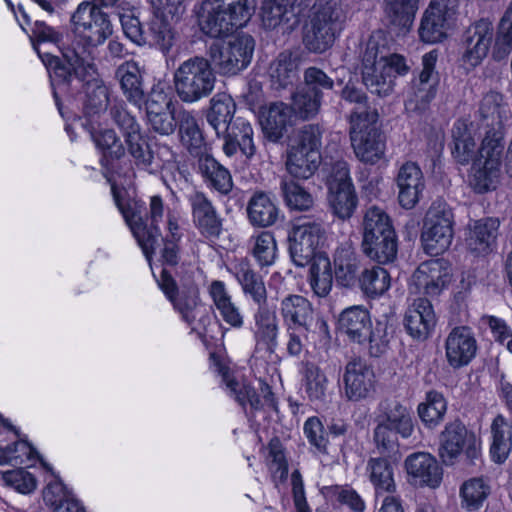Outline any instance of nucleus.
Here are the masks:
<instances>
[{"mask_svg": "<svg viewBox=\"0 0 512 512\" xmlns=\"http://www.w3.org/2000/svg\"><path fill=\"white\" fill-rule=\"evenodd\" d=\"M255 0H203L194 12L200 31L211 38L244 26L254 13Z\"/></svg>", "mask_w": 512, "mask_h": 512, "instance_id": "1", "label": "nucleus"}, {"mask_svg": "<svg viewBox=\"0 0 512 512\" xmlns=\"http://www.w3.org/2000/svg\"><path fill=\"white\" fill-rule=\"evenodd\" d=\"M112 193L116 206L131 229L146 259L150 261L161 237L159 223L162 221L165 213L163 199L158 195L150 197L147 217L148 225L143 221L141 206L137 201L122 199L114 186H112Z\"/></svg>", "mask_w": 512, "mask_h": 512, "instance_id": "2", "label": "nucleus"}, {"mask_svg": "<svg viewBox=\"0 0 512 512\" xmlns=\"http://www.w3.org/2000/svg\"><path fill=\"white\" fill-rule=\"evenodd\" d=\"M178 97L184 103H196L210 96L217 77L210 61L203 56H194L183 61L173 75Z\"/></svg>", "mask_w": 512, "mask_h": 512, "instance_id": "3", "label": "nucleus"}, {"mask_svg": "<svg viewBox=\"0 0 512 512\" xmlns=\"http://www.w3.org/2000/svg\"><path fill=\"white\" fill-rule=\"evenodd\" d=\"M344 21L341 0H317L310 27L303 37L304 46L313 53L325 52L333 45Z\"/></svg>", "mask_w": 512, "mask_h": 512, "instance_id": "4", "label": "nucleus"}, {"mask_svg": "<svg viewBox=\"0 0 512 512\" xmlns=\"http://www.w3.org/2000/svg\"><path fill=\"white\" fill-rule=\"evenodd\" d=\"M322 129L315 124L303 126L287 149L286 170L294 178L308 179L321 163Z\"/></svg>", "mask_w": 512, "mask_h": 512, "instance_id": "5", "label": "nucleus"}, {"mask_svg": "<svg viewBox=\"0 0 512 512\" xmlns=\"http://www.w3.org/2000/svg\"><path fill=\"white\" fill-rule=\"evenodd\" d=\"M71 23L79 43H83L78 50L93 60V50L112 35L108 15L94 2L82 1L71 15Z\"/></svg>", "mask_w": 512, "mask_h": 512, "instance_id": "6", "label": "nucleus"}, {"mask_svg": "<svg viewBox=\"0 0 512 512\" xmlns=\"http://www.w3.org/2000/svg\"><path fill=\"white\" fill-rule=\"evenodd\" d=\"M378 114L375 110L352 112L350 122V140L356 157L364 163L375 164L385 153V141L375 126Z\"/></svg>", "mask_w": 512, "mask_h": 512, "instance_id": "7", "label": "nucleus"}, {"mask_svg": "<svg viewBox=\"0 0 512 512\" xmlns=\"http://www.w3.org/2000/svg\"><path fill=\"white\" fill-rule=\"evenodd\" d=\"M254 47L255 42L250 35H237L227 41L212 43L208 49V60L220 75L234 76L250 64Z\"/></svg>", "mask_w": 512, "mask_h": 512, "instance_id": "8", "label": "nucleus"}, {"mask_svg": "<svg viewBox=\"0 0 512 512\" xmlns=\"http://www.w3.org/2000/svg\"><path fill=\"white\" fill-rule=\"evenodd\" d=\"M453 213L442 202H434L427 211L421 235L422 246L428 255L437 256L445 252L453 239Z\"/></svg>", "mask_w": 512, "mask_h": 512, "instance_id": "9", "label": "nucleus"}, {"mask_svg": "<svg viewBox=\"0 0 512 512\" xmlns=\"http://www.w3.org/2000/svg\"><path fill=\"white\" fill-rule=\"evenodd\" d=\"M504 147L498 131L492 135L487 134L483 139L471 178V185L477 192H486L494 186L502 164Z\"/></svg>", "mask_w": 512, "mask_h": 512, "instance_id": "10", "label": "nucleus"}, {"mask_svg": "<svg viewBox=\"0 0 512 512\" xmlns=\"http://www.w3.org/2000/svg\"><path fill=\"white\" fill-rule=\"evenodd\" d=\"M438 53L432 50L422 56V69L415 77L407 91L405 109L408 112L421 113L425 111L435 98L439 84V74L436 71Z\"/></svg>", "mask_w": 512, "mask_h": 512, "instance_id": "11", "label": "nucleus"}, {"mask_svg": "<svg viewBox=\"0 0 512 512\" xmlns=\"http://www.w3.org/2000/svg\"><path fill=\"white\" fill-rule=\"evenodd\" d=\"M324 224L320 220L303 219L289 234V252L296 266L304 267L318 255L317 249L325 240Z\"/></svg>", "mask_w": 512, "mask_h": 512, "instance_id": "12", "label": "nucleus"}, {"mask_svg": "<svg viewBox=\"0 0 512 512\" xmlns=\"http://www.w3.org/2000/svg\"><path fill=\"white\" fill-rule=\"evenodd\" d=\"M381 33L373 34L366 45L363 55L362 79L367 89L380 97L392 93L394 76L386 70L387 64L378 59Z\"/></svg>", "mask_w": 512, "mask_h": 512, "instance_id": "13", "label": "nucleus"}, {"mask_svg": "<svg viewBox=\"0 0 512 512\" xmlns=\"http://www.w3.org/2000/svg\"><path fill=\"white\" fill-rule=\"evenodd\" d=\"M451 269L444 259L421 263L411 276L409 289L424 298L439 296L451 282Z\"/></svg>", "mask_w": 512, "mask_h": 512, "instance_id": "14", "label": "nucleus"}, {"mask_svg": "<svg viewBox=\"0 0 512 512\" xmlns=\"http://www.w3.org/2000/svg\"><path fill=\"white\" fill-rule=\"evenodd\" d=\"M465 452L468 458L479 456V443L474 433L469 432L459 420L446 424L440 434L439 455L445 465H453Z\"/></svg>", "mask_w": 512, "mask_h": 512, "instance_id": "15", "label": "nucleus"}, {"mask_svg": "<svg viewBox=\"0 0 512 512\" xmlns=\"http://www.w3.org/2000/svg\"><path fill=\"white\" fill-rule=\"evenodd\" d=\"M457 7V0H432L419 27L420 39L428 44L441 42L447 37Z\"/></svg>", "mask_w": 512, "mask_h": 512, "instance_id": "16", "label": "nucleus"}, {"mask_svg": "<svg viewBox=\"0 0 512 512\" xmlns=\"http://www.w3.org/2000/svg\"><path fill=\"white\" fill-rule=\"evenodd\" d=\"M494 36V28L488 19H480L469 26L463 37L462 63L466 70L481 64L487 56Z\"/></svg>", "mask_w": 512, "mask_h": 512, "instance_id": "17", "label": "nucleus"}, {"mask_svg": "<svg viewBox=\"0 0 512 512\" xmlns=\"http://www.w3.org/2000/svg\"><path fill=\"white\" fill-rule=\"evenodd\" d=\"M344 392L349 401H361L376 391V377L371 366L361 359L349 361L343 374Z\"/></svg>", "mask_w": 512, "mask_h": 512, "instance_id": "18", "label": "nucleus"}, {"mask_svg": "<svg viewBox=\"0 0 512 512\" xmlns=\"http://www.w3.org/2000/svg\"><path fill=\"white\" fill-rule=\"evenodd\" d=\"M34 48L42 59L53 81L68 82L73 73L79 74L80 69L85 70L91 75L96 73V67L91 58L81 53L77 48L63 54L67 64L62 63L57 56L51 55L50 53L42 54L36 46Z\"/></svg>", "mask_w": 512, "mask_h": 512, "instance_id": "19", "label": "nucleus"}, {"mask_svg": "<svg viewBox=\"0 0 512 512\" xmlns=\"http://www.w3.org/2000/svg\"><path fill=\"white\" fill-rule=\"evenodd\" d=\"M254 325L251 328L255 353L262 356H272L279 345L280 325L275 312L267 307H258L253 314Z\"/></svg>", "mask_w": 512, "mask_h": 512, "instance_id": "20", "label": "nucleus"}, {"mask_svg": "<svg viewBox=\"0 0 512 512\" xmlns=\"http://www.w3.org/2000/svg\"><path fill=\"white\" fill-rule=\"evenodd\" d=\"M171 302L182 320L193 330H205L210 323L208 309L202 303L196 285L191 284L183 288Z\"/></svg>", "mask_w": 512, "mask_h": 512, "instance_id": "21", "label": "nucleus"}, {"mask_svg": "<svg viewBox=\"0 0 512 512\" xmlns=\"http://www.w3.org/2000/svg\"><path fill=\"white\" fill-rule=\"evenodd\" d=\"M500 221L498 218L487 217L475 220L469 224L465 245L475 256H486L496 248Z\"/></svg>", "mask_w": 512, "mask_h": 512, "instance_id": "22", "label": "nucleus"}, {"mask_svg": "<svg viewBox=\"0 0 512 512\" xmlns=\"http://www.w3.org/2000/svg\"><path fill=\"white\" fill-rule=\"evenodd\" d=\"M477 352L473 332L466 326L455 327L445 341V355L448 364L457 369L468 365Z\"/></svg>", "mask_w": 512, "mask_h": 512, "instance_id": "23", "label": "nucleus"}, {"mask_svg": "<svg viewBox=\"0 0 512 512\" xmlns=\"http://www.w3.org/2000/svg\"><path fill=\"white\" fill-rule=\"evenodd\" d=\"M396 183L399 189V204L405 209L414 208L425 189L424 175L418 164L405 162L399 168Z\"/></svg>", "mask_w": 512, "mask_h": 512, "instance_id": "24", "label": "nucleus"}, {"mask_svg": "<svg viewBox=\"0 0 512 512\" xmlns=\"http://www.w3.org/2000/svg\"><path fill=\"white\" fill-rule=\"evenodd\" d=\"M405 469L410 481L419 486L437 488L442 481V469L437 460L429 453L417 452L405 460Z\"/></svg>", "mask_w": 512, "mask_h": 512, "instance_id": "25", "label": "nucleus"}, {"mask_svg": "<svg viewBox=\"0 0 512 512\" xmlns=\"http://www.w3.org/2000/svg\"><path fill=\"white\" fill-rule=\"evenodd\" d=\"M435 323V313L428 298L415 299L405 313L404 326L414 339L425 340L430 335Z\"/></svg>", "mask_w": 512, "mask_h": 512, "instance_id": "26", "label": "nucleus"}, {"mask_svg": "<svg viewBox=\"0 0 512 512\" xmlns=\"http://www.w3.org/2000/svg\"><path fill=\"white\" fill-rule=\"evenodd\" d=\"M279 305V312L287 330H309L314 319V309L307 298L290 294L285 296Z\"/></svg>", "mask_w": 512, "mask_h": 512, "instance_id": "27", "label": "nucleus"}, {"mask_svg": "<svg viewBox=\"0 0 512 512\" xmlns=\"http://www.w3.org/2000/svg\"><path fill=\"white\" fill-rule=\"evenodd\" d=\"M193 221L205 237H217L222 230V220L211 201L200 192L189 197Z\"/></svg>", "mask_w": 512, "mask_h": 512, "instance_id": "28", "label": "nucleus"}, {"mask_svg": "<svg viewBox=\"0 0 512 512\" xmlns=\"http://www.w3.org/2000/svg\"><path fill=\"white\" fill-rule=\"evenodd\" d=\"M293 113L286 103L274 102L261 108L259 121L266 137L273 142L281 139L292 124Z\"/></svg>", "mask_w": 512, "mask_h": 512, "instance_id": "29", "label": "nucleus"}, {"mask_svg": "<svg viewBox=\"0 0 512 512\" xmlns=\"http://www.w3.org/2000/svg\"><path fill=\"white\" fill-rule=\"evenodd\" d=\"M115 77L120 84L127 101L141 108L144 103L143 70L133 61H125L115 71Z\"/></svg>", "mask_w": 512, "mask_h": 512, "instance_id": "30", "label": "nucleus"}, {"mask_svg": "<svg viewBox=\"0 0 512 512\" xmlns=\"http://www.w3.org/2000/svg\"><path fill=\"white\" fill-rule=\"evenodd\" d=\"M369 311L362 305H354L344 309L338 318L339 330L352 342L363 344L368 329L371 328Z\"/></svg>", "mask_w": 512, "mask_h": 512, "instance_id": "31", "label": "nucleus"}, {"mask_svg": "<svg viewBox=\"0 0 512 512\" xmlns=\"http://www.w3.org/2000/svg\"><path fill=\"white\" fill-rule=\"evenodd\" d=\"M237 282L242 288L243 294L250 297L259 307H264L267 302V290L263 278L257 274L251 264L241 259L231 269Z\"/></svg>", "mask_w": 512, "mask_h": 512, "instance_id": "32", "label": "nucleus"}, {"mask_svg": "<svg viewBox=\"0 0 512 512\" xmlns=\"http://www.w3.org/2000/svg\"><path fill=\"white\" fill-rule=\"evenodd\" d=\"M477 126L469 119H458L452 128V154L460 164H468L475 155Z\"/></svg>", "mask_w": 512, "mask_h": 512, "instance_id": "33", "label": "nucleus"}, {"mask_svg": "<svg viewBox=\"0 0 512 512\" xmlns=\"http://www.w3.org/2000/svg\"><path fill=\"white\" fill-rule=\"evenodd\" d=\"M378 419L394 429L404 439L414 431V421L408 407L396 400H384L379 404Z\"/></svg>", "mask_w": 512, "mask_h": 512, "instance_id": "34", "label": "nucleus"}, {"mask_svg": "<svg viewBox=\"0 0 512 512\" xmlns=\"http://www.w3.org/2000/svg\"><path fill=\"white\" fill-rule=\"evenodd\" d=\"M209 294L222 320L235 329L244 325V315L233 302L224 282L215 280L209 286Z\"/></svg>", "mask_w": 512, "mask_h": 512, "instance_id": "35", "label": "nucleus"}, {"mask_svg": "<svg viewBox=\"0 0 512 512\" xmlns=\"http://www.w3.org/2000/svg\"><path fill=\"white\" fill-rule=\"evenodd\" d=\"M235 111L236 103L230 95L217 93L211 98L206 119L218 137L229 131V126L234 121Z\"/></svg>", "mask_w": 512, "mask_h": 512, "instance_id": "36", "label": "nucleus"}, {"mask_svg": "<svg viewBox=\"0 0 512 512\" xmlns=\"http://www.w3.org/2000/svg\"><path fill=\"white\" fill-rule=\"evenodd\" d=\"M2 423L12 436V444L0 447V465H31L38 458L36 450L27 441L19 439L17 431L8 422Z\"/></svg>", "mask_w": 512, "mask_h": 512, "instance_id": "37", "label": "nucleus"}, {"mask_svg": "<svg viewBox=\"0 0 512 512\" xmlns=\"http://www.w3.org/2000/svg\"><path fill=\"white\" fill-rule=\"evenodd\" d=\"M198 169L205 183L221 194H228L233 188L230 172L212 155L201 153L198 157Z\"/></svg>", "mask_w": 512, "mask_h": 512, "instance_id": "38", "label": "nucleus"}, {"mask_svg": "<svg viewBox=\"0 0 512 512\" xmlns=\"http://www.w3.org/2000/svg\"><path fill=\"white\" fill-rule=\"evenodd\" d=\"M334 265L338 283L344 287H353L357 283L360 260L350 243L345 242L336 249Z\"/></svg>", "mask_w": 512, "mask_h": 512, "instance_id": "39", "label": "nucleus"}, {"mask_svg": "<svg viewBox=\"0 0 512 512\" xmlns=\"http://www.w3.org/2000/svg\"><path fill=\"white\" fill-rule=\"evenodd\" d=\"M269 77L274 89L293 86L299 78V63L292 52H281L270 64Z\"/></svg>", "mask_w": 512, "mask_h": 512, "instance_id": "40", "label": "nucleus"}, {"mask_svg": "<svg viewBox=\"0 0 512 512\" xmlns=\"http://www.w3.org/2000/svg\"><path fill=\"white\" fill-rule=\"evenodd\" d=\"M261 19L267 29L285 26L286 30H290L298 24L293 7L289 5V2L282 0H264Z\"/></svg>", "mask_w": 512, "mask_h": 512, "instance_id": "41", "label": "nucleus"}, {"mask_svg": "<svg viewBox=\"0 0 512 512\" xmlns=\"http://www.w3.org/2000/svg\"><path fill=\"white\" fill-rule=\"evenodd\" d=\"M479 113L482 119L494 131L508 122L512 114L502 94L490 91L481 100Z\"/></svg>", "mask_w": 512, "mask_h": 512, "instance_id": "42", "label": "nucleus"}, {"mask_svg": "<svg viewBox=\"0 0 512 512\" xmlns=\"http://www.w3.org/2000/svg\"><path fill=\"white\" fill-rule=\"evenodd\" d=\"M248 218L252 225L268 227L277 221L279 209L275 200L267 193L256 192L248 202Z\"/></svg>", "mask_w": 512, "mask_h": 512, "instance_id": "43", "label": "nucleus"}, {"mask_svg": "<svg viewBox=\"0 0 512 512\" xmlns=\"http://www.w3.org/2000/svg\"><path fill=\"white\" fill-rule=\"evenodd\" d=\"M391 219L384 209L372 205L365 209L362 219V241L395 235Z\"/></svg>", "mask_w": 512, "mask_h": 512, "instance_id": "44", "label": "nucleus"}, {"mask_svg": "<svg viewBox=\"0 0 512 512\" xmlns=\"http://www.w3.org/2000/svg\"><path fill=\"white\" fill-rule=\"evenodd\" d=\"M490 454L494 462L503 463L512 449V430L502 415H497L490 426Z\"/></svg>", "mask_w": 512, "mask_h": 512, "instance_id": "45", "label": "nucleus"}, {"mask_svg": "<svg viewBox=\"0 0 512 512\" xmlns=\"http://www.w3.org/2000/svg\"><path fill=\"white\" fill-rule=\"evenodd\" d=\"M384 11L390 24L399 33H406L412 27L417 11V0H383Z\"/></svg>", "mask_w": 512, "mask_h": 512, "instance_id": "46", "label": "nucleus"}, {"mask_svg": "<svg viewBox=\"0 0 512 512\" xmlns=\"http://www.w3.org/2000/svg\"><path fill=\"white\" fill-rule=\"evenodd\" d=\"M311 262L308 277L310 287L316 296L326 297L333 284L330 259L326 255L319 254Z\"/></svg>", "mask_w": 512, "mask_h": 512, "instance_id": "47", "label": "nucleus"}, {"mask_svg": "<svg viewBox=\"0 0 512 512\" xmlns=\"http://www.w3.org/2000/svg\"><path fill=\"white\" fill-rule=\"evenodd\" d=\"M173 22H176V20H171L170 17L153 12V16L148 24V30L145 32L147 43L157 46L163 52H168L175 38L172 28Z\"/></svg>", "mask_w": 512, "mask_h": 512, "instance_id": "48", "label": "nucleus"}, {"mask_svg": "<svg viewBox=\"0 0 512 512\" xmlns=\"http://www.w3.org/2000/svg\"><path fill=\"white\" fill-rule=\"evenodd\" d=\"M366 473L373 484L376 494L395 491L396 485L393 477V469L385 458H370L367 462Z\"/></svg>", "mask_w": 512, "mask_h": 512, "instance_id": "49", "label": "nucleus"}, {"mask_svg": "<svg viewBox=\"0 0 512 512\" xmlns=\"http://www.w3.org/2000/svg\"><path fill=\"white\" fill-rule=\"evenodd\" d=\"M490 494V486L482 477L466 480L460 487L461 507L467 511H477Z\"/></svg>", "mask_w": 512, "mask_h": 512, "instance_id": "50", "label": "nucleus"}, {"mask_svg": "<svg viewBox=\"0 0 512 512\" xmlns=\"http://www.w3.org/2000/svg\"><path fill=\"white\" fill-rule=\"evenodd\" d=\"M177 121L181 142L191 154L199 157L202 153L201 148L204 144V138L196 118L191 112L183 110L179 112Z\"/></svg>", "mask_w": 512, "mask_h": 512, "instance_id": "51", "label": "nucleus"}, {"mask_svg": "<svg viewBox=\"0 0 512 512\" xmlns=\"http://www.w3.org/2000/svg\"><path fill=\"white\" fill-rule=\"evenodd\" d=\"M328 202L334 216L341 220L350 219L358 206V196L355 187H338L328 191Z\"/></svg>", "mask_w": 512, "mask_h": 512, "instance_id": "52", "label": "nucleus"}, {"mask_svg": "<svg viewBox=\"0 0 512 512\" xmlns=\"http://www.w3.org/2000/svg\"><path fill=\"white\" fill-rule=\"evenodd\" d=\"M357 283L366 296L375 298L383 295L390 288L391 278L386 269L373 266L362 271Z\"/></svg>", "mask_w": 512, "mask_h": 512, "instance_id": "53", "label": "nucleus"}, {"mask_svg": "<svg viewBox=\"0 0 512 512\" xmlns=\"http://www.w3.org/2000/svg\"><path fill=\"white\" fill-rule=\"evenodd\" d=\"M372 242L362 241L363 253L371 260L381 264L393 262L398 251L397 236L376 237Z\"/></svg>", "mask_w": 512, "mask_h": 512, "instance_id": "54", "label": "nucleus"}, {"mask_svg": "<svg viewBox=\"0 0 512 512\" xmlns=\"http://www.w3.org/2000/svg\"><path fill=\"white\" fill-rule=\"evenodd\" d=\"M84 110L88 116L105 112L109 104V88L103 80L93 77L85 84Z\"/></svg>", "mask_w": 512, "mask_h": 512, "instance_id": "55", "label": "nucleus"}, {"mask_svg": "<svg viewBox=\"0 0 512 512\" xmlns=\"http://www.w3.org/2000/svg\"><path fill=\"white\" fill-rule=\"evenodd\" d=\"M290 109L292 113L302 119L307 120L315 117L321 107L322 94L313 93L304 87L298 88L291 96Z\"/></svg>", "mask_w": 512, "mask_h": 512, "instance_id": "56", "label": "nucleus"}, {"mask_svg": "<svg viewBox=\"0 0 512 512\" xmlns=\"http://www.w3.org/2000/svg\"><path fill=\"white\" fill-rule=\"evenodd\" d=\"M447 402L442 393L429 391L425 401L418 405V415L421 421L430 428L437 426L444 418Z\"/></svg>", "mask_w": 512, "mask_h": 512, "instance_id": "57", "label": "nucleus"}, {"mask_svg": "<svg viewBox=\"0 0 512 512\" xmlns=\"http://www.w3.org/2000/svg\"><path fill=\"white\" fill-rule=\"evenodd\" d=\"M219 372L222 375V381L225 383L226 388L241 406L245 407L249 404L253 410L261 409V399L252 386L245 382L239 383L235 381L228 368L221 367Z\"/></svg>", "mask_w": 512, "mask_h": 512, "instance_id": "58", "label": "nucleus"}, {"mask_svg": "<svg viewBox=\"0 0 512 512\" xmlns=\"http://www.w3.org/2000/svg\"><path fill=\"white\" fill-rule=\"evenodd\" d=\"M125 143L129 154L133 157L137 166L144 169L153 166L155 156L142 136L141 130L128 133L127 136H125Z\"/></svg>", "mask_w": 512, "mask_h": 512, "instance_id": "59", "label": "nucleus"}, {"mask_svg": "<svg viewBox=\"0 0 512 512\" xmlns=\"http://www.w3.org/2000/svg\"><path fill=\"white\" fill-rule=\"evenodd\" d=\"M252 254L261 267L272 265L277 257V245L274 235L264 231L252 238Z\"/></svg>", "mask_w": 512, "mask_h": 512, "instance_id": "60", "label": "nucleus"}, {"mask_svg": "<svg viewBox=\"0 0 512 512\" xmlns=\"http://www.w3.org/2000/svg\"><path fill=\"white\" fill-rule=\"evenodd\" d=\"M305 392L312 401H323L326 395L328 380L319 367L307 364L304 371Z\"/></svg>", "mask_w": 512, "mask_h": 512, "instance_id": "61", "label": "nucleus"}, {"mask_svg": "<svg viewBox=\"0 0 512 512\" xmlns=\"http://www.w3.org/2000/svg\"><path fill=\"white\" fill-rule=\"evenodd\" d=\"M281 188L285 202L290 209L305 211L313 206L312 195L299 184L293 181H283Z\"/></svg>", "mask_w": 512, "mask_h": 512, "instance_id": "62", "label": "nucleus"}, {"mask_svg": "<svg viewBox=\"0 0 512 512\" xmlns=\"http://www.w3.org/2000/svg\"><path fill=\"white\" fill-rule=\"evenodd\" d=\"M91 137L105 156L118 159L124 155V147L113 129L94 130Z\"/></svg>", "mask_w": 512, "mask_h": 512, "instance_id": "63", "label": "nucleus"}, {"mask_svg": "<svg viewBox=\"0 0 512 512\" xmlns=\"http://www.w3.org/2000/svg\"><path fill=\"white\" fill-rule=\"evenodd\" d=\"M512 49V2L502 17L494 46V58H504Z\"/></svg>", "mask_w": 512, "mask_h": 512, "instance_id": "64", "label": "nucleus"}]
</instances>
